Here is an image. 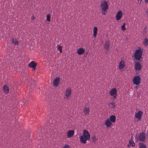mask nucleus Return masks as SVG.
Masks as SVG:
<instances>
[{"label":"nucleus","instance_id":"aec40b11","mask_svg":"<svg viewBox=\"0 0 148 148\" xmlns=\"http://www.w3.org/2000/svg\"><path fill=\"white\" fill-rule=\"evenodd\" d=\"M98 29L97 27H94L93 28V37L95 38L97 35V32Z\"/></svg>","mask_w":148,"mask_h":148},{"label":"nucleus","instance_id":"dca6fc26","mask_svg":"<svg viewBox=\"0 0 148 148\" xmlns=\"http://www.w3.org/2000/svg\"><path fill=\"white\" fill-rule=\"evenodd\" d=\"M104 48L105 49V51L107 52L109 48V41H107L106 42Z\"/></svg>","mask_w":148,"mask_h":148},{"label":"nucleus","instance_id":"7c9ffc66","mask_svg":"<svg viewBox=\"0 0 148 148\" xmlns=\"http://www.w3.org/2000/svg\"><path fill=\"white\" fill-rule=\"evenodd\" d=\"M63 148H71V147L70 145L66 144L64 146Z\"/></svg>","mask_w":148,"mask_h":148},{"label":"nucleus","instance_id":"9d476101","mask_svg":"<svg viewBox=\"0 0 148 148\" xmlns=\"http://www.w3.org/2000/svg\"><path fill=\"white\" fill-rule=\"evenodd\" d=\"M82 136L86 138V139H87L89 140L90 138V135L88 131L85 130H84Z\"/></svg>","mask_w":148,"mask_h":148},{"label":"nucleus","instance_id":"473e14b6","mask_svg":"<svg viewBox=\"0 0 148 148\" xmlns=\"http://www.w3.org/2000/svg\"><path fill=\"white\" fill-rule=\"evenodd\" d=\"M146 16L148 17V9L147 10V11H146Z\"/></svg>","mask_w":148,"mask_h":148},{"label":"nucleus","instance_id":"6ab92c4d","mask_svg":"<svg viewBox=\"0 0 148 148\" xmlns=\"http://www.w3.org/2000/svg\"><path fill=\"white\" fill-rule=\"evenodd\" d=\"M116 117L115 115H111L110 116L109 119L110 121L112 123H114L115 122Z\"/></svg>","mask_w":148,"mask_h":148},{"label":"nucleus","instance_id":"1a4fd4ad","mask_svg":"<svg viewBox=\"0 0 148 148\" xmlns=\"http://www.w3.org/2000/svg\"><path fill=\"white\" fill-rule=\"evenodd\" d=\"M123 13L121 10L119 11L116 15V21L120 20L122 17Z\"/></svg>","mask_w":148,"mask_h":148},{"label":"nucleus","instance_id":"2f4dec72","mask_svg":"<svg viewBox=\"0 0 148 148\" xmlns=\"http://www.w3.org/2000/svg\"><path fill=\"white\" fill-rule=\"evenodd\" d=\"M93 141L95 142L96 141V137L95 136H93L92 138Z\"/></svg>","mask_w":148,"mask_h":148},{"label":"nucleus","instance_id":"cd10ccee","mask_svg":"<svg viewBox=\"0 0 148 148\" xmlns=\"http://www.w3.org/2000/svg\"><path fill=\"white\" fill-rule=\"evenodd\" d=\"M125 23H124L123 25L121 26V28L122 30L124 31L126 29V27L125 26Z\"/></svg>","mask_w":148,"mask_h":148},{"label":"nucleus","instance_id":"f704fd0d","mask_svg":"<svg viewBox=\"0 0 148 148\" xmlns=\"http://www.w3.org/2000/svg\"><path fill=\"white\" fill-rule=\"evenodd\" d=\"M145 2L146 3H148V0H145Z\"/></svg>","mask_w":148,"mask_h":148},{"label":"nucleus","instance_id":"0eeeda50","mask_svg":"<svg viewBox=\"0 0 148 148\" xmlns=\"http://www.w3.org/2000/svg\"><path fill=\"white\" fill-rule=\"evenodd\" d=\"M125 66V61L124 60H121L119 63L118 66L119 70L121 71H123Z\"/></svg>","mask_w":148,"mask_h":148},{"label":"nucleus","instance_id":"7ed1b4c3","mask_svg":"<svg viewBox=\"0 0 148 148\" xmlns=\"http://www.w3.org/2000/svg\"><path fill=\"white\" fill-rule=\"evenodd\" d=\"M134 137L135 140L140 142H144L146 138L145 134L143 132L139 133L138 135H136Z\"/></svg>","mask_w":148,"mask_h":148},{"label":"nucleus","instance_id":"9b49d317","mask_svg":"<svg viewBox=\"0 0 148 148\" xmlns=\"http://www.w3.org/2000/svg\"><path fill=\"white\" fill-rule=\"evenodd\" d=\"M104 124L107 127H111L112 125V123L110 121L109 119H107L105 121Z\"/></svg>","mask_w":148,"mask_h":148},{"label":"nucleus","instance_id":"393cba45","mask_svg":"<svg viewBox=\"0 0 148 148\" xmlns=\"http://www.w3.org/2000/svg\"><path fill=\"white\" fill-rule=\"evenodd\" d=\"M3 89L4 92L6 93H8L9 91V88L6 85H5L3 86Z\"/></svg>","mask_w":148,"mask_h":148},{"label":"nucleus","instance_id":"5701e85b","mask_svg":"<svg viewBox=\"0 0 148 148\" xmlns=\"http://www.w3.org/2000/svg\"><path fill=\"white\" fill-rule=\"evenodd\" d=\"M12 43L15 45H17L18 44V40L16 38H13L12 40Z\"/></svg>","mask_w":148,"mask_h":148},{"label":"nucleus","instance_id":"bb28decb","mask_svg":"<svg viewBox=\"0 0 148 148\" xmlns=\"http://www.w3.org/2000/svg\"><path fill=\"white\" fill-rule=\"evenodd\" d=\"M129 143L130 145L132 147H133L135 145V144L134 141L132 140H129Z\"/></svg>","mask_w":148,"mask_h":148},{"label":"nucleus","instance_id":"39448f33","mask_svg":"<svg viewBox=\"0 0 148 148\" xmlns=\"http://www.w3.org/2000/svg\"><path fill=\"white\" fill-rule=\"evenodd\" d=\"M109 94L112 97L113 99H115L117 96V90L115 88H113L109 91Z\"/></svg>","mask_w":148,"mask_h":148},{"label":"nucleus","instance_id":"4be33fe9","mask_svg":"<svg viewBox=\"0 0 148 148\" xmlns=\"http://www.w3.org/2000/svg\"><path fill=\"white\" fill-rule=\"evenodd\" d=\"M108 105L111 107V108H114L116 106V104L113 101L110 102Z\"/></svg>","mask_w":148,"mask_h":148},{"label":"nucleus","instance_id":"412c9836","mask_svg":"<svg viewBox=\"0 0 148 148\" xmlns=\"http://www.w3.org/2000/svg\"><path fill=\"white\" fill-rule=\"evenodd\" d=\"M83 112L85 114H88L90 112L89 108H88L84 107V108Z\"/></svg>","mask_w":148,"mask_h":148},{"label":"nucleus","instance_id":"f03ea898","mask_svg":"<svg viewBox=\"0 0 148 148\" xmlns=\"http://www.w3.org/2000/svg\"><path fill=\"white\" fill-rule=\"evenodd\" d=\"M100 7L102 11V14L103 15L106 14L109 7L107 2L105 1H102L100 4Z\"/></svg>","mask_w":148,"mask_h":148},{"label":"nucleus","instance_id":"f3484780","mask_svg":"<svg viewBox=\"0 0 148 148\" xmlns=\"http://www.w3.org/2000/svg\"><path fill=\"white\" fill-rule=\"evenodd\" d=\"M80 140L81 143H85L87 140H89L87 139H86V138L83 136H81L80 137Z\"/></svg>","mask_w":148,"mask_h":148},{"label":"nucleus","instance_id":"c85d7f7f","mask_svg":"<svg viewBox=\"0 0 148 148\" xmlns=\"http://www.w3.org/2000/svg\"><path fill=\"white\" fill-rule=\"evenodd\" d=\"M57 49L60 51V53L62 52V48L60 45H58L57 46Z\"/></svg>","mask_w":148,"mask_h":148},{"label":"nucleus","instance_id":"c756f323","mask_svg":"<svg viewBox=\"0 0 148 148\" xmlns=\"http://www.w3.org/2000/svg\"><path fill=\"white\" fill-rule=\"evenodd\" d=\"M51 15L49 14H48L47 16V20L49 22L50 21Z\"/></svg>","mask_w":148,"mask_h":148},{"label":"nucleus","instance_id":"20e7f679","mask_svg":"<svg viewBox=\"0 0 148 148\" xmlns=\"http://www.w3.org/2000/svg\"><path fill=\"white\" fill-rule=\"evenodd\" d=\"M72 93L71 88H66L64 92V98L66 99H68L70 97Z\"/></svg>","mask_w":148,"mask_h":148},{"label":"nucleus","instance_id":"ddd939ff","mask_svg":"<svg viewBox=\"0 0 148 148\" xmlns=\"http://www.w3.org/2000/svg\"><path fill=\"white\" fill-rule=\"evenodd\" d=\"M134 66L135 69L136 71L140 70L142 67L141 64L138 62H136L135 63Z\"/></svg>","mask_w":148,"mask_h":148},{"label":"nucleus","instance_id":"2eb2a0df","mask_svg":"<svg viewBox=\"0 0 148 148\" xmlns=\"http://www.w3.org/2000/svg\"><path fill=\"white\" fill-rule=\"evenodd\" d=\"M85 52V50L83 48H78L77 50V53L79 55H81L83 54Z\"/></svg>","mask_w":148,"mask_h":148},{"label":"nucleus","instance_id":"a211bd4d","mask_svg":"<svg viewBox=\"0 0 148 148\" xmlns=\"http://www.w3.org/2000/svg\"><path fill=\"white\" fill-rule=\"evenodd\" d=\"M37 64L34 61L31 62L29 64V66L30 67L33 68L34 69L36 68Z\"/></svg>","mask_w":148,"mask_h":148},{"label":"nucleus","instance_id":"6e6552de","mask_svg":"<svg viewBox=\"0 0 148 148\" xmlns=\"http://www.w3.org/2000/svg\"><path fill=\"white\" fill-rule=\"evenodd\" d=\"M143 114V112L142 111L140 110L138 111L135 114V117L138 120H140L141 119Z\"/></svg>","mask_w":148,"mask_h":148},{"label":"nucleus","instance_id":"423d86ee","mask_svg":"<svg viewBox=\"0 0 148 148\" xmlns=\"http://www.w3.org/2000/svg\"><path fill=\"white\" fill-rule=\"evenodd\" d=\"M133 82L134 84L139 85L141 82L140 76L137 75L134 77L133 80Z\"/></svg>","mask_w":148,"mask_h":148},{"label":"nucleus","instance_id":"f257e3e1","mask_svg":"<svg viewBox=\"0 0 148 148\" xmlns=\"http://www.w3.org/2000/svg\"><path fill=\"white\" fill-rule=\"evenodd\" d=\"M144 49L143 48L140 47L135 51L134 57L135 59L137 60H139L141 58Z\"/></svg>","mask_w":148,"mask_h":148},{"label":"nucleus","instance_id":"f8f14e48","mask_svg":"<svg viewBox=\"0 0 148 148\" xmlns=\"http://www.w3.org/2000/svg\"><path fill=\"white\" fill-rule=\"evenodd\" d=\"M67 137L70 138L73 136L74 134V131L73 130H69L67 132Z\"/></svg>","mask_w":148,"mask_h":148},{"label":"nucleus","instance_id":"b1692460","mask_svg":"<svg viewBox=\"0 0 148 148\" xmlns=\"http://www.w3.org/2000/svg\"><path fill=\"white\" fill-rule=\"evenodd\" d=\"M143 44L145 47L147 46L148 45V39L147 38H145L143 42Z\"/></svg>","mask_w":148,"mask_h":148},{"label":"nucleus","instance_id":"a878e982","mask_svg":"<svg viewBox=\"0 0 148 148\" xmlns=\"http://www.w3.org/2000/svg\"><path fill=\"white\" fill-rule=\"evenodd\" d=\"M139 148H147L146 145L143 143H140Z\"/></svg>","mask_w":148,"mask_h":148},{"label":"nucleus","instance_id":"4468645a","mask_svg":"<svg viewBox=\"0 0 148 148\" xmlns=\"http://www.w3.org/2000/svg\"><path fill=\"white\" fill-rule=\"evenodd\" d=\"M60 82V78L57 77H56L54 80L53 82V85L56 86H57Z\"/></svg>","mask_w":148,"mask_h":148},{"label":"nucleus","instance_id":"c9c22d12","mask_svg":"<svg viewBox=\"0 0 148 148\" xmlns=\"http://www.w3.org/2000/svg\"><path fill=\"white\" fill-rule=\"evenodd\" d=\"M137 88V87H135V88Z\"/></svg>","mask_w":148,"mask_h":148},{"label":"nucleus","instance_id":"72a5a7b5","mask_svg":"<svg viewBox=\"0 0 148 148\" xmlns=\"http://www.w3.org/2000/svg\"><path fill=\"white\" fill-rule=\"evenodd\" d=\"M34 19V16H32L31 19L32 20H33Z\"/></svg>","mask_w":148,"mask_h":148}]
</instances>
